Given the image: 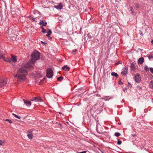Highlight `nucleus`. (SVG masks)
Instances as JSON below:
<instances>
[{
	"label": "nucleus",
	"mask_w": 153,
	"mask_h": 153,
	"mask_svg": "<svg viewBox=\"0 0 153 153\" xmlns=\"http://www.w3.org/2000/svg\"><path fill=\"white\" fill-rule=\"evenodd\" d=\"M40 53L36 50L34 51L31 55V59L27 63H23L21 66L18 69L16 74L14 75V78L17 81L20 82L25 80L27 75V70H31L33 68V65L35 61L40 59Z\"/></svg>",
	"instance_id": "obj_1"
},
{
	"label": "nucleus",
	"mask_w": 153,
	"mask_h": 153,
	"mask_svg": "<svg viewBox=\"0 0 153 153\" xmlns=\"http://www.w3.org/2000/svg\"><path fill=\"white\" fill-rule=\"evenodd\" d=\"M53 75V72L52 69L50 68H48L46 71L47 77L48 78H51Z\"/></svg>",
	"instance_id": "obj_2"
},
{
	"label": "nucleus",
	"mask_w": 153,
	"mask_h": 153,
	"mask_svg": "<svg viewBox=\"0 0 153 153\" xmlns=\"http://www.w3.org/2000/svg\"><path fill=\"white\" fill-rule=\"evenodd\" d=\"M7 82V79H0V87L4 86L6 85Z\"/></svg>",
	"instance_id": "obj_3"
},
{
	"label": "nucleus",
	"mask_w": 153,
	"mask_h": 153,
	"mask_svg": "<svg viewBox=\"0 0 153 153\" xmlns=\"http://www.w3.org/2000/svg\"><path fill=\"white\" fill-rule=\"evenodd\" d=\"M128 68L126 67L125 66L123 68L121 74L123 76L126 75L128 74Z\"/></svg>",
	"instance_id": "obj_4"
},
{
	"label": "nucleus",
	"mask_w": 153,
	"mask_h": 153,
	"mask_svg": "<svg viewBox=\"0 0 153 153\" xmlns=\"http://www.w3.org/2000/svg\"><path fill=\"white\" fill-rule=\"evenodd\" d=\"M134 78L136 82L137 83H139L141 80L140 75L137 73L135 76Z\"/></svg>",
	"instance_id": "obj_5"
},
{
	"label": "nucleus",
	"mask_w": 153,
	"mask_h": 153,
	"mask_svg": "<svg viewBox=\"0 0 153 153\" xmlns=\"http://www.w3.org/2000/svg\"><path fill=\"white\" fill-rule=\"evenodd\" d=\"M30 100L32 101L36 102H40L42 101L41 97H33Z\"/></svg>",
	"instance_id": "obj_6"
},
{
	"label": "nucleus",
	"mask_w": 153,
	"mask_h": 153,
	"mask_svg": "<svg viewBox=\"0 0 153 153\" xmlns=\"http://www.w3.org/2000/svg\"><path fill=\"white\" fill-rule=\"evenodd\" d=\"M96 130L98 133L100 134L102 131V128L100 125H97L96 126Z\"/></svg>",
	"instance_id": "obj_7"
},
{
	"label": "nucleus",
	"mask_w": 153,
	"mask_h": 153,
	"mask_svg": "<svg viewBox=\"0 0 153 153\" xmlns=\"http://www.w3.org/2000/svg\"><path fill=\"white\" fill-rule=\"evenodd\" d=\"M54 7L58 10H61L62 9L63 7L62 4L61 3H59L58 5L55 6Z\"/></svg>",
	"instance_id": "obj_8"
},
{
	"label": "nucleus",
	"mask_w": 153,
	"mask_h": 153,
	"mask_svg": "<svg viewBox=\"0 0 153 153\" xmlns=\"http://www.w3.org/2000/svg\"><path fill=\"white\" fill-rule=\"evenodd\" d=\"M144 61V59L143 57H141L138 60V63L139 64H142Z\"/></svg>",
	"instance_id": "obj_9"
},
{
	"label": "nucleus",
	"mask_w": 153,
	"mask_h": 153,
	"mask_svg": "<svg viewBox=\"0 0 153 153\" xmlns=\"http://www.w3.org/2000/svg\"><path fill=\"white\" fill-rule=\"evenodd\" d=\"M23 101L24 103L26 104L27 106L29 107L31 105V102L30 101H28L24 100H23Z\"/></svg>",
	"instance_id": "obj_10"
},
{
	"label": "nucleus",
	"mask_w": 153,
	"mask_h": 153,
	"mask_svg": "<svg viewBox=\"0 0 153 153\" xmlns=\"http://www.w3.org/2000/svg\"><path fill=\"white\" fill-rule=\"evenodd\" d=\"M32 131H27V136L28 138L31 139L33 138V135L31 133L29 134V132L30 133Z\"/></svg>",
	"instance_id": "obj_11"
},
{
	"label": "nucleus",
	"mask_w": 153,
	"mask_h": 153,
	"mask_svg": "<svg viewBox=\"0 0 153 153\" xmlns=\"http://www.w3.org/2000/svg\"><path fill=\"white\" fill-rule=\"evenodd\" d=\"M39 23L40 25H42V26H46L47 24V23L46 22H45L44 21L42 20H40Z\"/></svg>",
	"instance_id": "obj_12"
},
{
	"label": "nucleus",
	"mask_w": 153,
	"mask_h": 153,
	"mask_svg": "<svg viewBox=\"0 0 153 153\" xmlns=\"http://www.w3.org/2000/svg\"><path fill=\"white\" fill-rule=\"evenodd\" d=\"M135 66L134 63V62H132L131 64V65L130 66L131 69L132 71H134L135 69Z\"/></svg>",
	"instance_id": "obj_13"
},
{
	"label": "nucleus",
	"mask_w": 153,
	"mask_h": 153,
	"mask_svg": "<svg viewBox=\"0 0 153 153\" xmlns=\"http://www.w3.org/2000/svg\"><path fill=\"white\" fill-rule=\"evenodd\" d=\"M48 34L46 35V36L48 37L49 39H51V37L50 36V35L52 33V31L50 30H48V31L47 32Z\"/></svg>",
	"instance_id": "obj_14"
},
{
	"label": "nucleus",
	"mask_w": 153,
	"mask_h": 153,
	"mask_svg": "<svg viewBox=\"0 0 153 153\" xmlns=\"http://www.w3.org/2000/svg\"><path fill=\"white\" fill-rule=\"evenodd\" d=\"M11 58L12 59H11V61H12V62H16L17 61V59H16V56H13V55H11Z\"/></svg>",
	"instance_id": "obj_15"
},
{
	"label": "nucleus",
	"mask_w": 153,
	"mask_h": 153,
	"mask_svg": "<svg viewBox=\"0 0 153 153\" xmlns=\"http://www.w3.org/2000/svg\"><path fill=\"white\" fill-rule=\"evenodd\" d=\"M111 75L112 76H115V77L116 78H117L118 76V74L117 73L114 72H112L111 73Z\"/></svg>",
	"instance_id": "obj_16"
},
{
	"label": "nucleus",
	"mask_w": 153,
	"mask_h": 153,
	"mask_svg": "<svg viewBox=\"0 0 153 153\" xmlns=\"http://www.w3.org/2000/svg\"><path fill=\"white\" fill-rule=\"evenodd\" d=\"M66 68V70L67 71H69L70 69V68L69 67H67V66L66 65H65L64 66L62 67V69L63 70H65V68Z\"/></svg>",
	"instance_id": "obj_17"
},
{
	"label": "nucleus",
	"mask_w": 153,
	"mask_h": 153,
	"mask_svg": "<svg viewBox=\"0 0 153 153\" xmlns=\"http://www.w3.org/2000/svg\"><path fill=\"white\" fill-rule=\"evenodd\" d=\"M5 61L7 62H9V63H11V59H10V57H8L6 58Z\"/></svg>",
	"instance_id": "obj_18"
},
{
	"label": "nucleus",
	"mask_w": 153,
	"mask_h": 153,
	"mask_svg": "<svg viewBox=\"0 0 153 153\" xmlns=\"http://www.w3.org/2000/svg\"><path fill=\"white\" fill-rule=\"evenodd\" d=\"M149 85L151 88H153V81H151L149 83Z\"/></svg>",
	"instance_id": "obj_19"
},
{
	"label": "nucleus",
	"mask_w": 153,
	"mask_h": 153,
	"mask_svg": "<svg viewBox=\"0 0 153 153\" xmlns=\"http://www.w3.org/2000/svg\"><path fill=\"white\" fill-rule=\"evenodd\" d=\"M12 115H13L16 118L18 119H20L21 118V117L18 116L14 113H12Z\"/></svg>",
	"instance_id": "obj_20"
},
{
	"label": "nucleus",
	"mask_w": 153,
	"mask_h": 153,
	"mask_svg": "<svg viewBox=\"0 0 153 153\" xmlns=\"http://www.w3.org/2000/svg\"><path fill=\"white\" fill-rule=\"evenodd\" d=\"M41 28L42 30V33H46V30L42 26H41Z\"/></svg>",
	"instance_id": "obj_21"
},
{
	"label": "nucleus",
	"mask_w": 153,
	"mask_h": 153,
	"mask_svg": "<svg viewBox=\"0 0 153 153\" xmlns=\"http://www.w3.org/2000/svg\"><path fill=\"white\" fill-rule=\"evenodd\" d=\"M63 79V77L62 76H61L60 77H57V80L59 81H61Z\"/></svg>",
	"instance_id": "obj_22"
},
{
	"label": "nucleus",
	"mask_w": 153,
	"mask_h": 153,
	"mask_svg": "<svg viewBox=\"0 0 153 153\" xmlns=\"http://www.w3.org/2000/svg\"><path fill=\"white\" fill-rule=\"evenodd\" d=\"M144 69L146 71H148L149 70V68L146 65H145V66Z\"/></svg>",
	"instance_id": "obj_23"
},
{
	"label": "nucleus",
	"mask_w": 153,
	"mask_h": 153,
	"mask_svg": "<svg viewBox=\"0 0 153 153\" xmlns=\"http://www.w3.org/2000/svg\"><path fill=\"white\" fill-rule=\"evenodd\" d=\"M130 9L132 14H133L134 13V12L133 7H131L130 8Z\"/></svg>",
	"instance_id": "obj_24"
},
{
	"label": "nucleus",
	"mask_w": 153,
	"mask_h": 153,
	"mask_svg": "<svg viewBox=\"0 0 153 153\" xmlns=\"http://www.w3.org/2000/svg\"><path fill=\"white\" fill-rule=\"evenodd\" d=\"M104 104V103L102 101H100L99 103V105H100V107H102L103 105Z\"/></svg>",
	"instance_id": "obj_25"
},
{
	"label": "nucleus",
	"mask_w": 153,
	"mask_h": 153,
	"mask_svg": "<svg viewBox=\"0 0 153 153\" xmlns=\"http://www.w3.org/2000/svg\"><path fill=\"white\" fill-rule=\"evenodd\" d=\"M114 135L116 136V137H119V136H120V134L119 133H118V132H116L115 134H114Z\"/></svg>",
	"instance_id": "obj_26"
},
{
	"label": "nucleus",
	"mask_w": 153,
	"mask_h": 153,
	"mask_svg": "<svg viewBox=\"0 0 153 153\" xmlns=\"http://www.w3.org/2000/svg\"><path fill=\"white\" fill-rule=\"evenodd\" d=\"M148 58L150 60L152 58H153V56L152 54H150L148 56Z\"/></svg>",
	"instance_id": "obj_27"
},
{
	"label": "nucleus",
	"mask_w": 153,
	"mask_h": 153,
	"mask_svg": "<svg viewBox=\"0 0 153 153\" xmlns=\"http://www.w3.org/2000/svg\"><path fill=\"white\" fill-rule=\"evenodd\" d=\"M122 143V141L119 140H118V141L117 142V144L118 145H120Z\"/></svg>",
	"instance_id": "obj_28"
},
{
	"label": "nucleus",
	"mask_w": 153,
	"mask_h": 153,
	"mask_svg": "<svg viewBox=\"0 0 153 153\" xmlns=\"http://www.w3.org/2000/svg\"><path fill=\"white\" fill-rule=\"evenodd\" d=\"M135 6L137 8H138L139 7V4L137 3H134Z\"/></svg>",
	"instance_id": "obj_29"
},
{
	"label": "nucleus",
	"mask_w": 153,
	"mask_h": 153,
	"mask_svg": "<svg viewBox=\"0 0 153 153\" xmlns=\"http://www.w3.org/2000/svg\"><path fill=\"white\" fill-rule=\"evenodd\" d=\"M3 54L2 53L0 52V59H1L3 57Z\"/></svg>",
	"instance_id": "obj_30"
},
{
	"label": "nucleus",
	"mask_w": 153,
	"mask_h": 153,
	"mask_svg": "<svg viewBox=\"0 0 153 153\" xmlns=\"http://www.w3.org/2000/svg\"><path fill=\"white\" fill-rule=\"evenodd\" d=\"M149 70L150 72L153 74V68H150Z\"/></svg>",
	"instance_id": "obj_31"
},
{
	"label": "nucleus",
	"mask_w": 153,
	"mask_h": 153,
	"mask_svg": "<svg viewBox=\"0 0 153 153\" xmlns=\"http://www.w3.org/2000/svg\"><path fill=\"white\" fill-rule=\"evenodd\" d=\"M127 86L130 88L132 87L131 84L129 82L128 83Z\"/></svg>",
	"instance_id": "obj_32"
},
{
	"label": "nucleus",
	"mask_w": 153,
	"mask_h": 153,
	"mask_svg": "<svg viewBox=\"0 0 153 153\" xmlns=\"http://www.w3.org/2000/svg\"><path fill=\"white\" fill-rule=\"evenodd\" d=\"M77 51V50L76 49H74L72 50V52L73 53L76 52Z\"/></svg>",
	"instance_id": "obj_33"
},
{
	"label": "nucleus",
	"mask_w": 153,
	"mask_h": 153,
	"mask_svg": "<svg viewBox=\"0 0 153 153\" xmlns=\"http://www.w3.org/2000/svg\"><path fill=\"white\" fill-rule=\"evenodd\" d=\"M77 153H86V151H83L82 152H77Z\"/></svg>",
	"instance_id": "obj_34"
},
{
	"label": "nucleus",
	"mask_w": 153,
	"mask_h": 153,
	"mask_svg": "<svg viewBox=\"0 0 153 153\" xmlns=\"http://www.w3.org/2000/svg\"><path fill=\"white\" fill-rule=\"evenodd\" d=\"M8 121L9 123H12V121H11V120H8Z\"/></svg>",
	"instance_id": "obj_35"
},
{
	"label": "nucleus",
	"mask_w": 153,
	"mask_h": 153,
	"mask_svg": "<svg viewBox=\"0 0 153 153\" xmlns=\"http://www.w3.org/2000/svg\"><path fill=\"white\" fill-rule=\"evenodd\" d=\"M2 142L1 140H0V145H2Z\"/></svg>",
	"instance_id": "obj_36"
},
{
	"label": "nucleus",
	"mask_w": 153,
	"mask_h": 153,
	"mask_svg": "<svg viewBox=\"0 0 153 153\" xmlns=\"http://www.w3.org/2000/svg\"><path fill=\"white\" fill-rule=\"evenodd\" d=\"M45 79V78L43 79L42 80H41L40 82V84Z\"/></svg>",
	"instance_id": "obj_37"
},
{
	"label": "nucleus",
	"mask_w": 153,
	"mask_h": 153,
	"mask_svg": "<svg viewBox=\"0 0 153 153\" xmlns=\"http://www.w3.org/2000/svg\"><path fill=\"white\" fill-rule=\"evenodd\" d=\"M126 90H127V88H124L123 89V91L124 92H125L126 91Z\"/></svg>",
	"instance_id": "obj_38"
},
{
	"label": "nucleus",
	"mask_w": 153,
	"mask_h": 153,
	"mask_svg": "<svg viewBox=\"0 0 153 153\" xmlns=\"http://www.w3.org/2000/svg\"><path fill=\"white\" fill-rule=\"evenodd\" d=\"M89 34L88 35V38H90V39L91 38V36H89Z\"/></svg>",
	"instance_id": "obj_39"
},
{
	"label": "nucleus",
	"mask_w": 153,
	"mask_h": 153,
	"mask_svg": "<svg viewBox=\"0 0 153 153\" xmlns=\"http://www.w3.org/2000/svg\"><path fill=\"white\" fill-rule=\"evenodd\" d=\"M35 18H32V20L33 21H36L35 20Z\"/></svg>",
	"instance_id": "obj_40"
},
{
	"label": "nucleus",
	"mask_w": 153,
	"mask_h": 153,
	"mask_svg": "<svg viewBox=\"0 0 153 153\" xmlns=\"http://www.w3.org/2000/svg\"><path fill=\"white\" fill-rule=\"evenodd\" d=\"M131 135L133 137H135V136H136V134H132Z\"/></svg>",
	"instance_id": "obj_41"
},
{
	"label": "nucleus",
	"mask_w": 153,
	"mask_h": 153,
	"mask_svg": "<svg viewBox=\"0 0 153 153\" xmlns=\"http://www.w3.org/2000/svg\"><path fill=\"white\" fill-rule=\"evenodd\" d=\"M41 43H43V44H46V43H45L44 42H42V41H41Z\"/></svg>",
	"instance_id": "obj_42"
},
{
	"label": "nucleus",
	"mask_w": 153,
	"mask_h": 153,
	"mask_svg": "<svg viewBox=\"0 0 153 153\" xmlns=\"http://www.w3.org/2000/svg\"><path fill=\"white\" fill-rule=\"evenodd\" d=\"M9 120V119H6L5 120V121H8V120Z\"/></svg>",
	"instance_id": "obj_43"
},
{
	"label": "nucleus",
	"mask_w": 153,
	"mask_h": 153,
	"mask_svg": "<svg viewBox=\"0 0 153 153\" xmlns=\"http://www.w3.org/2000/svg\"><path fill=\"white\" fill-rule=\"evenodd\" d=\"M151 43L153 44V39L151 41Z\"/></svg>",
	"instance_id": "obj_44"
},
{
	"label": "nucleus",
	"mask_w": 153,
	"mask_h": 153,
	"mask_svg": "<svg viewBox=\"0 0 153 153\" xmlns=\"http://www.w3.org/2000/svg\"><path fill=\"white\" fill-rule=\"evenodd\" d=\"M152 2H153V0H152Z\"/></svg>",
	"instance_id": "obj_45"
},
{
	"label": "nucleus",
	"mask_w": 153,
	"mask_h": 153,
	"mask_svg": "<svg viewBox=\"0 0 153 153\" xmlns=\"http://www.w3.org/2000/svg\"><path fill=\"white\" fill-rule=\"evenodd\" d=\"M59 114H61V113L60 112H59Z\"/></svg>",
	"instance_id": "obj_46"
},
{
	"label": "nucleus",
	"mask_w": 153,
	"mask_h": 153,
	"mask_svg": "<svg viewBox=\"0 0 153 153\" xmlns=\"http://www.w3.org/2000/svg\"><path fill=\"white\" fill-rule=\"evenodd\" d=\"M142 34V33H141L140 34V35H141V34Z\"/></svg>",
	"instance_id": "obj_47"
},
{
	"label": "nucleus",
	"mask_w": 153,
	"mask_h": 153,
	"mask_svg": "<svg viewBox=\"0 0 153 153\" xmlns=\"http://www.w3.org/2000/svg\"><path fill=\"white\" fill-rule=\"evenodd\" d=\"M142 34V33H141L140 34V35H141V34Z\"/></svg>",
	"instance_id": "obj_48"
},
{
	"label": "nucleus",
	"mask_w": 153,
	"mask_h": 153,
	"mask_svg": "<svg viewBox=\"0 0 153 153\" xmlns=\"http://www.w3.org/2000/svg\"><path fill=\"white\" fill-rule=\"evenodd\" d=\"M142 34V33H141L140 34V35H141V34Z\"/></svg>",
	"instance_id": "obj_49"
},
{
	"label": "nucleus",
	"mask_w": 153,
	"mask_h": 153,
	"mask_svg": "<svg viewBox=\"0 0 153 153\" xmlns=\"http://www.w3.org/2000/svg\"><path fill=\"white\" fill-rule=\"evenodd\" d=\"M152 102L153 103V100L152 101Z\"/></svg>",
	"instance_id": "obj_50"
}]
</instances>
